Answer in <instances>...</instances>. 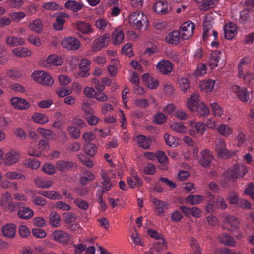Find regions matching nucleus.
<instances>
[{
    "label": "nucleus",
    "instance_id": "obj_1",
    "mask_svg": "<svg viewBox=\"0 0 254 254\" xmlns=\"http://www.w3.org/2000/svg\"><path fill=\"white\" fill-rule=\"evenodd\" d=\"M147 22V16L140 11L133 12L129 16V22L135 29H141Z\"/></svg>",
    "mask_w": 254,
    "mask_h": 254
},
{
    "label": "nucleus",
    "instance_id": "obj_2",
    "mask_svg": "<svg viewBox=\"0 0 254 254\" xmlns=\"http://www.w3.org/2000/svg\"><path fill=\"white\" fill-rule=\"evenodd\" d=\"M33 77L36 81L41 85L51 86L54 83V80L51 76L42 71H34L33 73Z\"/></svg>",
    "mask_w": 254,
    "mask_h": 254
},
{
    "label": "nucleus",
    "instance_id": "obj_3",
    "mask_svg": "<svg viewBox=\"0 0 254 254\" xmlns=\"http://www.w3.org/2000/svg\"><path fill=\"white\" fill-rule=\"evenodd\" d=\"M54 240L63 245L66 246L71 243L70 235L63 230H55L52 233Z\"/></svg>",
    "mask_w": 254,
    "mask_h": 254
},
{
    "label": "nucleus",
    "instance_id": "obj_4",
    "mask_svg": "<svg viewBox=\"0 0 254 254\" xmlns=\"http://www.w3.org/2000/svg\"><path fill=\"white\" fill-rule=\"evenodd\" d=\"M195 29V25L190 21L184 22L180 28V31L182 32L181 38L187 40L191 37Z\"/></svg>",
    "mask_w": 254,
    "mask_h": 254
},
{
    "label": "nucleus",
    "instance_id": "obj_5",
    "mask_svg": "<svg viewBox=\"0 0 254 254\" xmlns=\"http://www.w3.org/2000/svg\"><path fill=\"white\" fill-rule=\"evenodd\" d=\"M148 234L152 238L156 240H160L161 242H158L155 244V248L158 251L160 252L164 249H167V243L165 241L164 236L159 233L157 231L152 230H148Z\"/></svg>",
    "mask_w": 254,
    "mask_h": 254
},
{
    "label": "nucleus",
    "instance_id": "obj_6",
    "mask_svg": "<svg viewBox=\"0 0 254 254\" xmlns=\"http://www.w3.org/2000/svg\"><path fill=\"white\" fill-rule=\"evenodd\" d=\"M55 22L53 23V28L57 31L63 29L65 23V18H68L69 15L64 12H58L55 14Z\"/></svg>",
    "mask_w": 254,
    "mask_h": 254
},
{
    "label": "nucleus",
    "instance_id": "obj_7",
    "mask_svg": "<svg viewBox=\"0 0 254 254\" xmlns=\"http://www.w3.org/2000/svg\"><path fill=\"white\" fill-rule=\"evenodd\" d=\"M57 171L61 173H65L70 171L76 165L73 161L65 160H60L55 163Z\"/></svg>",
    "mask_w": 254,
    "mask_h": 254
},
{
    "label": "nucleus",
    "instance_id": "obj_8",
    "mask_svg": "<svg viewBox=\"0 0 254 254\" xmlns=\"http://www.w3.org/2000/svg\"><path fill=\"white\" fill-rule=\"evenodd\" d=\"M200 154L201 157L199 161L200 164L206 168L209 167L214 159L212 152L208 149H205L201 152Z\"/></svg>",
    "mask_w": 254,
    "mask_h": 254
},
{
    "label": "nucleus",
    "instance_id": "obj_9",
    "mask_svg": "<svg viewBox=\"0 0 254 254\" xmlns=\"http://www.w3.org/2000/svg\"><path fill=\"white\" fill-rule=\"evenodd\" d=\"M109 41V35L105 34L96 39L93 43L92 50L93 51H98L105 47Z\"/></svg>",
    "mask_w": 254,
    "mask_h": 254
},
{
    "label": "nucleus",
    "instance_id": "obj_10",
    "mask_svg": "<svg viewBox=\"0 0 254 254\" xmlns=\"http://www.w3.org/2000/svg\"><path fill=\"white\" fill-rule=\"evenodd\" d=\"M100 175L101 180L100 183L102 187L101 190L108 191L113 187L114 183L111 180L107 173L103 170H101Z\"/></svg>",
    "mask_w": 254,
    "mask_h": 254
},
{
    "label": "nucleus",
    "instance_id": "obj_11",
    "mask_svg": "<svg viewBox=\"0 0 254 254\" xmlns=\"http://www.w3.org/2000/svg\"><path fill=\"white\" fill-rule=\"evenodd\" d=\"M62 44L64 48L70 50H77L80 47V42L78 39L72 37L64 38Z\"/></svg>",
    "mask_w": 254,
    "mask_h": 254
},
{
    "label": "nucleus",
    "instance_id": "obj_12",
    "mask_svg": "<svg viewBox=\"0 0 254 254\" xmlns=\"http://www.w3.org/2000/svg\"><path fill=\"white\" fill-rule=\"evenodd\" d=\"M20 157V155L18 151L10 150L5 154L4 161L7 165H12L19 160Z\"/></svg>",
    "mask_w": 254,
    "mask_h": 254
},
{
    "label": "nucleus",
    "instance_id": "obj_13",
    "mask_svg": "<svg viewBox=\"0 0 254 254\" xmlns=\"http://www.w3.org/2000/svg\"><path fill=\"white\" fill-rule=\"evenodd\" d=\"M172 63L168 60H161L157 64V68L163 74L167 75L173 70Z\"/></svg>",
    "mask_w": 254,
    "mask_h": 254
},
{
    "label": "nucleus",
    "instance_id": "obj_14",
    "mask_svg": "<svg viewBox=\"0 0 254 254\" xmlns=\"http://www.w3.org/2000/svg\"><path fill=\"white\" fill-rule=\"evenodd\" d=\"M215 149L219 156L221 158H228L231 157L230 152L226 149L224 141L219 140L216 145Z\"/></svg>",
    "mask_w": 254,
    "mask_h": 254
},
{
    "label": "nucleus",
    "instance_id": "obj_15",
    "mask_svg": "<svg viewBox=\"0 0 254 254\" xmlns=\"http://www.w3.org/2000/svg\"><path fill=\"white\" fill-rule=\"evenodd\" d=\"M233 90L235 92L238 98L243 102H247L250 99L249 93L246 88L241 87L239 86H234Z\"/></svg>",
    "mask_w": 254,
    "mask_h": 254
},
{
    "label": "nucleus",
    "instance_id": "obj_16",
    "mask_svg": "<svg viewBox=\"0 0 254 254\" xmlns=\"http://www.w3.org/2000/svg\"><path fill=\"white\" fill-rule=\"evenodd\" d=\"M10 102L15 109L19 110H26L30 106L29 103L21 98L13 97L10 100Z\"/></svg>",
    "mask_w": 254,
    "mask_h": 254
},
{
    "label": "nucleus",
    "instance_id": "obj_17",
    "mask_svg": "<svg viewBox=\"0 0 254 254\" xmlns=\"http://www.w3.org/2000/svg\"><path fill=\"white\" fill-rule=\"evenodd\" d=\"M137 143L139 147L144 149H148L153 141H154L153 136L146 137L143 135H139L136 137Z\"/></svg>",
    "mask_w": 254,
    "mask_h": 254
},
{
    "label": "nucleus",
    "instance_id": "obj_18",
    "mask_svg": "<svg viewBox=\"0 0 254 254\" xmlns=\"http://www.w3.org/2000/svg\"><path fill=\"white\" fill-rule=\"evenodd\" d=\"M155 211L158 215H162L165 211L168 208L169 203L154 198L153 201Z\"/></svg>",
    "mask_w": 254,
    "mask_h": 254
},
{
    "label": "nucleus",
    "instance_id": "obj_19",
    "mask_svg": "<svg viewBox=\"0 0 254 254\" xmlns=\"http://www.w3.org/2000/svg\"><path fill=\"white\" fill-rule=\"evenodd\" d=\"M199 95L197 93H193L187 100V106L189 109L194 112L195 108L199 103Z\"/></svg>",
    "mask_w": 254,
    "mask_h": 254
},
{
    "label": "nucleus",
    "instance_id": "obj_20",
    "mask_svg": "<svg viewBox=\"0 0 254 254\" xmlns=\"http://www.w3.org/2000/svg\"><path fill=\"white\" fill-rule=\"evenodd\" d=\"M224 32L226 39H233L237 33L236 25L232 22L226 24L224 27Z\"/></svg>",
    "mask_w": 254,
    "mask_h": 254
},
{
    "label": "nucleus",
    "instance_id": "obj_21",
    "mask_svg": "<svg viewBox=\"0 0 254 254\" xmlns=\"http://www.w3.org/2000/svg\"><path fill=\"white\" fill-rule=\"evenodd\" d=\"M218 239L221 243L226 246L235 247L237 245V243L234 239L228 234H222L218 236Z\"/></svg>",
    "mask_w": 254,
    "mask_h": 254
},
{
    "label": "nucleus",
    "instance_id": "obj_22",
    "mask_svg": "<svg viewBox=\"0 0 254 254\" xmlns=\"http://www.w3.org/2000/svg\"><path fill=\"white\" fill-rule=\"evenodd\" d=\"M17 215L20 219L28 220L33 217L34 212L30 208L21 205L17 212Z\"/></svg>",
    "mask_w": 254,
    "mask_h": 254
},
{
    "label": "nucleus",
    "instance_id": "obj_23",
    "mask_svg": "<svg viewBox=\"0 0 254 254\" xmlns=\"http://www.w3.org/2000/svg\"><path fill=\"white\" fill-rule=\"evenodd\" d=\"M226 224L230 226L227 229L230 231L234 232L240 228V221L234 216H227L226 218Z\"/></svg>",
    "mask_w": 254,
    "mask_h": 254
},
{
    "label": "nucleus",
    "instance_id": "obj_24",
    "mask_svg": "<svg viewBox=\"0 0 254 254\" xmlns=\"http://www.w3.org/2000/svg\"><path fill=\"white\" fill-rule=\"evenodd\" d=\"M38 194L42 195L51 200H60L62 198V196L58 192L54 190H39Z\"/></svg>",
    "mask_w": 254,
    "mask_h": 254
},
{
    "label": "nucleus",
    "instance_id": "obj_25",
    "mask_svg": "<svg viewBox=\"0 0 254 254\" xmlns=\"http://www.w3.org/2000/svg\"><path fill=\"white\" fill-rule=\"evenodd\" d=\"M222 53L220 50L213 51L210 55L209 64L211 69L217 66Z\"/></svg>",
    "mask_w": 254,
    "mask_h": 254
},
{
    "label": "nucleus",
    "instance_id": "obj_26",
    "mask_svg": "<svg viewBox=\"0 0 254 254\" xmlns=\"http://www.w3.org/2000/svg\"><path fill=\"white\" fill-rule=\"evenodd\" d=\"M91 63L89 60L86 58H83L81 60L79 64V67L82 70L79 73L80 77H87L89 75L88 71L89 69Z\"/></svg>",
    "mask_w": 254,
    "mask_h": 254
},
{
    "label": "nucleus",
    "instance_id": "obj_27",
    "mask_svg": "<svg viewBox=\"0 0 254 254\" xmlns=\"http://www.w3.org/2000/svg\"><path fill=\"white\" fill-rule=\"evenodd\" d=\"M153 9L156 13L160 15L166 14L169 11L167 3L163 1H158L155 3Z\"/></svg>",
    "mask_w": 254,
    "mask_h": 254
},
{
    "label": "nucleus",
    "instance_id": "obj_28",
    "mask_svg": "<svg viewBox=\"0 0 254 254\" xmlns=\"http://www.w3.org/2000/svg\"><path fill=\"white\" fill-rule=\"evenodd\" d=\"M181 31L176 30L173 31L166 37V41L170 44L176 45L180 40Z\"/></svg>",
    "mask_w": 254,
    "mask_h": 254
},
{
    "label": "nucleus",
    "instance_id": "obj_29",
    "mask_svg": "<svg viewBox=\"0 0 254 254\" xmlns=\"http://www.w3.org/2000/svg\"><path fill=\"white\" fill-rule=\"evenodd\" d=\"M16 227L13 224H9L2 227L3 234L6 237L13 238L15 236Z\"/></svg>",
    "mask_w": 254,
    "mask_h": 254
},
{
    "label": "nucleus",
    "instance_id": "obj_30",
    "mask_svg": "<svg viewBox=\"0 0 254 254\" xmlns=\"http://www.w3.org/2000/svg\"><path fill=\"white\" fill-rule=\"evenodd\" d=\"M6 43L10 47H15L25 45V41L23 38L14 36H8L6 39Z\"/></svg>",
    "mask_w": 254,
    "mask_h": 254
},
{
    "label": "nucleus",
    "instance_id": "obj_31",
    "mask_svg": "<svg viewBox=\"0 0 254 254\" xmlns=\"http://www.w3.org/2000/svg\"><path fill=\"white\" fill-rule=\"evenodd\" d=\"M49 223L53 227H58L61 225V219L60 215L56 212L52 211L49 216Z\"/></svg>",
    "mask_w": 254,
    "mask_h": 254
},
{
    "label": "nucleus",
    "instance_id": "obj_32",
    "mask_svg": "<svg viewBox=\"0 0 254 254\" xmlns=\"http://www.w3.org/2000/svg\"><path fill=\"white\" fill-rule=\"evenodd\" d=\"M212 24L213 22H212L210 19H208L207 17H205L204 18L203 22V38L204 40H206L207 37L211 35L210 34V31L212 28Z\"/></svg>",
    "mask_w": 254,
    "mask_h": 254
},
{
    "label": "nucleus",
    "instance_id": "obj_33",
    "mask_svg": "<svg viewBox=\"0 0 254 254\" xmlns=\"http://www.w3.org/2000/svg\"><path fill=\"white\" fill-rule=\"evenodd\" d=\"M28 27L32 31L37 33H40L43 30V25L41 20L37 19L30 23Z\"/></svg>",
    "mask_w": 254,
    "mask_h": 254
},
{
    "label": "nucleus",
    "instance_id": "obj_34",
    "mask_svg": "<svg viewBox=\"0 0 254 254\" xmlns=\"http://www.w3.org/2000/svg\"><path fill=\"white\" fill-rule=\"evenodd\" d=\"M47 62L50 65L59 66L63 64V60L61 56L53 54L48 56Z\"/></svg>",
    "mask_w": 254,
    "mask_h": 254
},
{
    "label": "nucleus",
    "instance_id": "obj_35",
    "mask_svg": "<svg viewBox=\"0 0 254 254\" xmlns=\"http://www.w3.org/2000/svg\"><path fill=\"white\" fill-rule=\"evenodd\" d=\"M34 182L36 185L40 188L48 189L52 185L53 183L51 181H47L44 178L37 177L34 179Z\"/></svg>",
    "mask_w": 254,
    "mask_h": 254
},
{
    "label": "nucleus",
    "instance_id": "obj_36",
    "mask_svg": "<svg viewBox=\"0 0 254 254\" xmlns=\"http://www.w3.org/2000/svg\"><path fill=\"white\" fill-rule=\"evenodd\" d=\"M203 199L204 196L202 195H190L186 198L185 201L191 205H196L201 203Z\"/></svg>",
    "mask_w": 254,
    "mask_h": 254
},
{
    "label": "nucleus",
    "instance_id": "obj_37",
    "mask_svg": "<svg viewBox=\"0 0 254 254\" xmlns=\"http://www.w3.org/2000/svg\"><path fill=\"white\" fill-rule=\"evenodd\" d=\"M143 79L146 82L148 87L150 89H155L158 86V81L157 80L153 79L147 73L144 74Z\"/></svg>",
    "mask_w": 254,
    "mask_h": 254
},
{
    "label": "nucleus",
    "instance_id": "obj_38",
    "mask_svg": "<svg viewBox=\"0 0 254 254\" xmlns=\"http://www.w3.org/2000/svg\"><path fill=\"white\" fill-rule=\"evenodd\" d=\"M65 7L69 9H71L74 12H77L83 7V5L74 0H68L65 3Z\"/></svg>",
    "mask_w": 254,
    "mask_h": 254
},
{
    "label": "nucleus",
    "instance_id": "obj_39",
    "mask_svg": "<svg viewBox=\"0 0 254 254\" xmlns=\"http://www.w3.org/2000/svg\"><path fill=\"white\" fill-rule=\"evenodd\" d=\"M195 111L196 112L197 115L200 117H205L209 115V110L204 103H200L195 108Z\"/></svg>",
    "mask_w": 254,
    "mask_h": 254
},
{
    "label": "nucleus",
    "instance_id": "obj_40",
    "mask_svg": "<svg viewBox=\"0 0 254 254\" xmlns=\"http://www.w3.org/2000/svg\"><path fill=\"white\" fill-rule=\"evenodd\" d=\"M14 55L20 57H25L30 55L31 51L25 47H18L13 50Z\"/></svg>",
    "mask_w": 254,
    "mask_h": 254
},
{
    "label": "nucleus",
    "instance_id": "obj_41",
    "mask_svg": "<svg viewBox=\"0 0 254 254\" xmlns=\"http://www.w3.org/2000/svg\"><path fill=\"white\" fill-rule=\"evenodd\" d=\"M95 179V176L90 171H86L83 173V176L80 179V182L82 185H86L89 181Z\"/></svg>",
    "mask_w": 254,
    "mask_h": 254
},
{
    "label": "nucleus",
    "instance_id": "obj_42",
    "mask_svg": "<svg viewBox=\"0 0 254 254\" xmlns=\"http://www.w3.org/2000/svg\"><path fill=\"white\" fill-rule=\"evenodd\" d=\"M124 38V33L122 31L115 30L112 34L113 42L115 45L121 44Z\"/></svg>",
    "mask_w": 254,
    "mask_h": 254
},
{
    "label": "nucleus",
    "instance_id": "obj_43",
    "mask_svg": "<svg viewBox=\"0 0 254 254\" xmlns=\"http://www.w3.org/2000/svg\"><path fill=\"white\" fill-rule=\"evenodd\" d=\"M32 119L35 122L41 124H46L49 121L45 115L40 113H35L32 116Z\"/></svg>",
    "mask_w": 254,
    "mask_h": 254
},
{
    "label": "nucleus",
    "instance_id": "obj_44",
    "mask_svg": "<svg viewBox=\"0 0 254 254\" xmlns=\"http://www.w3.org/2000/svg\"><path fill=\"white\" fill-rule=\"evenodd\" d=\"M233 168L236 169L235 170L237 178L243 177L247 173V168L242 164H234Z\"/></svg>",
    "mask_w": 254,
    "mask_h": 254
},
{
    "label": "nucleus",
    "instance_id": "obj_45",
    "mask_svg": "<svg viewBox=\"0 0 254 254\" xmlns=\"http://www.w3.org/2000/svg\"><path fill=\"white\" fill-rule=\"evenodd\" d=\"M219 0H207L200 6V9L202 11H206L210 8L214 7L218 3Z\"/></svg>",
    "mask_w": 254,
    "mask_h": 254
},
{
    "label": "nucleus",
    "instance_id": "obj_46",
    "mask_svg": "<svg viewBox=\"0 0 254 254\" xmlns=\"http://www.w3.org/2000/svg\"><path fill=\"white\" fill-rule=\"evenodd\" d=\"M215 81L213 80H208L203 81L200 84V86L202 90L205 92H210L214 88Z\"/></svg>",
    "mask_w": 254,
    "mask_h": 254
},
{
    "label": "nucleus",
    "instance_id": "obj_47",
    "mask_svg": "<svg viewBox=\"0 0 254 254\" xmlns=\"http://www.w3.org/2000/svg\"><path fill=\"white\" fill-rule=\"evenodd\" d=\"M97 149L96 146L93 143H88L84 147V151L86 154L91 157L95 156Z\"/></svg>",
    "mask_w": 254,
    "mask_h": 254
},
{
    "label": "nucleus",
    "instance_id": "obj_48",
    "mask_svg": "<svg viewBox=\"0 0 254 254\" xmlns=\"http://www.w3.org/2000/svg\"><path fill=\"white\" fill-rule=\"evenodd\" d=\"M215 208L221 210H225L227 208V204L225 199L221 196L216 197L214 202Z\"/></svg>",
    "mask_w": 254,
    "mask_h": 254
},
{
    "label": "nucleus",
    "instance_id": "obj_49",
    "mask_svg": "<svg viewBox=\"0 0 254 254\" xmlns=\"http://www.w3.org/2000/svg\"><path fill=\"white\" fill-rule=\"evenodd\" d=\"M5 176L7 178L11 180L20 179L23 180L26 179V177L24 175L15 171L7 172L5 174Z\"/></svg>",
    "mask_w": 254,
    "mask_h": 254
},
{
    "label": "nucleus",
    "instance_id": "obj_50",
    "mask_svg": "<svg viewBox=\"0 0 254 254\" xmlns=\"http://www.w3.org/2000/svg\"><path fill=\"white\" fill-rule=\"evenodd\" d=\"M77 27L79 31L84 34H88L92 30L91 25L84 22L77 23Z\"/></svg>",
    "mask_w": 254,
    "mask_h": 254
},
{
    "label": "nucleus",
    "instance_id": "obj_51",
    "mask_svg": "<svg viewBox=\"0 0 254 254\" xmlns=\"http://www.w3.org/2000/svg\"><path fill=\"white\" fill-rule=\"evenodd\" d=\"M171 128L177 132L184 133L187 131V129L184 124L179 123H174L170 125Z\"/></svg>",
    "mask_w": 254,
    "mask_h": 254
},
{
    "label": "nucleus",
    "instance_id": "obj_52",
    "mask_svg": "<svg viewBox=\"0 0 254 254\" xmlns=\"http://www.w3.org/2000/svg\"><path fill=\"white\" fill-rule=\"evenodd\" d=\"M77 157L78 159L83 165L89 168L93 167L94 163L93 161L86 155L83 154H79Z\"/></svg>",
    "mask_w": 254,
    "mask_h": 254
},
{
    "label": "nucleus",
    "instance_id": "obj_53",
    "mask_svg": "<svg viewBox=\"0 0 254 254\" xmlns=\"http://www.w3.org/2000/svg\"><path fill=\"white\" fill-rule=\"evenodd\" d=\"M43 8L48 11L61 10L62 9V7L59 4L54 2H50L44 3L43 5Z\"/></svg>",
    "mask_w": 254,
    "mask_h": 254
},
{
    "label": "nucleus",
    "instance_id": "obj_54",
    "mask_svg": "<svg viewBox=\"0 0 254 254\" xmlns=\"http://www.w3.org/2000/svg\"><path fill=\"white\" fill-rule=\"evenodd\" d=\"M56 166L50 163H46L42 166V171L48 175H53L56 173Z\"/></svg>",
    "mask_w": 254,
    "mask_h": 254
},
{
    "label": "nucleus",
    "instance_id": "obj_55",
    "mask_svg": "<svg viewBox=\"0 0 254 254\" xmlns=\"http://www.w3.org/2000/svg\"><path fill=\"white\" fill-rule=\"evenodd\" d=\"M218 130L221 134L226 136L230 135L232 133L230 127L225 124H221L219 126Z\"/></svg>",
    "mask_w": 254,
    "mask_h": 254
},
{
    "label": "nucleus",
    "instance_id": "obj_56",
    "mask_svg": "<svg viewBox=\"0 0 254 254\" xmlns=\"http://www.w3.org/2000/svg\"><path fill=\"white\" fill-rule=\"evenodd\" d=\"M235 168L233 169V167L231 166L225 172V176L226 177V179L229 181H232V182H233L238 179L236 172H235Z\"/></svg>",
    "mask_w": 254,
    "mask_h": 254
},
{
    "label": "nucleus",
    "instance_id": "obj_57",
    "mask_svg": "<svg viewBox=\"0 0 254 254\" xmlns=\"http://www.w3.org/2000/svg\"><path fill=\"white\" fill-rule=\"evenodd\" d=\"M0 186L4 189L12 188L15 190H18L17 184L16 182H11L7 180H3L1 182Z\"/></svg>",
    "mask_w": 254,
    "mask_h": 254
},
{
    "label": "nucleus",
    "instance_id": "obj_58",
    "mask_svg": "<svg viewBox=\"0 0 254 254\" xmlns=\"http://www.w3.org/2000/svg\"><path fill=\"white\" fill-rule=\"evenodd\" d=\"M6 75L13 80L19 79L23 76L22 73L17 70H8L6 71Z\"/></svg>",
    "mask_w": 254,
    "mask_h": 254
},
{
    "label": "nucleus",
    "instance_id": "obj_59",
    "mask_svg": "<svg viewBox=\"0 0 254 254\" xmlns=\"http://www.w3.org/2000/svg\"><path fill=\"white\" fill-rule=\"evenodd\" d=\"M166 119V116L161 112H158L153 116V122L157 124H163Z\"/></svg>",
    "mask_w": 254,
    "mask_h": 254
},
{
    "label": "nucleus",
    "instance_id": "obj_60",
    "mask_svg": "<svg viewBox=\"0 0 254 254\" xmlns=\"http://www.w3.org/2000/svg\"><path fill=\"white\" fill-rule=\"evenodd\" d=\"M67 130L71 137L74 139H77L80 136V131L76 127L70 126L67 127Z\"/></svg>",
    "mask_w": 254,
    "mask_h": 254
},
{
    "label": "nucleus",
    "instance_id": "obj_61",
    "mask_svg": "<svg viewBox=\"0 0 254 254\" xmlns=\"http://www.w3.org/2000/svg\"><path fill=\"white\" fill-rule=\"evenodd\" d=\"M178 83L181 90L184 93H186L190 88V83L186 78H181L178 80Z\"/></svg>",
    "mask_w": 254,
    "mask_h": 254
},
{
    "label": "nucleus",
    "instance_id": "obj_62",
    "mask_svg": "<svg viewBox=\"0 0 254 254\" xmlns=\"http://www.w3.org/2000/svg\"><path fill=\"white\" fill-rule=\"evenodd\" d=\"M228 200L231 204H238L239 201L238 194L233 190L229 192Z\"/></svg>",
    "mask_w": 254,
    "mask_h": 254
},
{
    "label": "nucleus",
    "instance_id": "obj_63",
    "mask_svg": "<svg viewBox=\"0 0 254 254\" xmlns=\"http://www.w3.org/2000/svg\"><path fill=\"white\" fill-rule=\"evenodd\" d=\"M190 244L193 250L194 254H201L200 248L194 238H190Z\"/></svg>",
    "mask_w": 254,
    "mask_h": 254
},
{
    "label": "nucleus",
    "instance_id": "obj_64",
    "mask_svg": "<svg viewBox=\"0 0 254 254\" xmlns=\"http://www.w3.org/2000/svg\"><path fill=\"white\" fill-rule=\"evenodd\" d=\"M244 192L254 200V184L250 183L245 189Z\"/></svg>",
    "mask_w": 254,
    "mask_h": 254
}]
</instances>
